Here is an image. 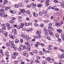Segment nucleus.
<instances>
[{"label": "nucleus", "instance_id": "f257e3e1", "mask_svg": "<svg viewBox=\"0 0 64 64\" xmlns=\"http://www.w3.org/2000/svg\"><path fill=\"white\" fill-rule=\"evenodd\" d=\"M53 30H54L52 28H48V30H47L48 33H45V35H48L49 34H50V35H53V33L52 32V31H53Z\"/></svg>", "mask_w": 64, "mask_h": 64}, {"label": "nucleus", "instance_id": "f03ea898", "mask_svg": "<svg viewBox=\"0 0 64 64\" xmlns=\"http://www.w3.org/2000/svg\"><path fill=\"white\" fill-rule=\"evenodd\" d=\"M26 51H24L23 52V55L26 57H28V54L26 53Z\"/></svg>", "mask_w": 64, "mask_h": 64}, {"label": "nucleus", "instance_id": "7ed1b4c3", "mask_svg": "<svg viewBox=\"0 0 64 64\" xmlns=\"http://www.w3.org/2000/svg\"><path fill=\"white\" fill-rule=\"evenodd\" d=\"M50 1L49 0H46V6H48V5H49V2Z\"/></svg>", "mask_w": 64, "mask_h": 64}, {"label": "nucleus", "instance_id": "20e7f679", "mask_svg": "<svg viewBox=\"0 0 64 64\" xmlns=\"http://www.w3.org/2000/svg\"><path fill=\"white\" fill-rule=\"evenodd\" d=\"M56 8V6H53L52 7V8L51 6H50V7H48V9H55Z\"/></svg>", "mask_w": 64, "mask_h": 64}, {"label": "nucleus", "instance_id": "39448f33", "mask_svg": "<svg viewBox=\"0 0 64 64\" xmlns=\"http://www.w3.org/2000/svg\"><path fill=\"white\" fill-rule=\"evenodd\" d=\"M12 32H13L14 33V34L15 35H16V34H17V32H16L17 31L16 30L13 29L12 30Z\"/></svg>", "mask_w": 64, "mask_h": 64}, {"label": "nucleus", "instance_id": "423d86ee", "mask_svg": "<svg viewBox=\"0 0 64 64\" xmlns=\"http://www.w3.org/2000/svg\"><path fill=\"white\" fill-rule=\"evenodd\" d=\"M27 48H26V50L28 51H30V48H31V46H27Z\"/></svg>", "mask_w": 64, "mask_h": 64}, {"label": "nucleus", "instance_id": "0eeeda50", "mask_svg": "<svg viewBox=\"0 0 64 64\" xmlns=\"http://www.w3.org/2000/svg\"><path fill=\"white\" fill-rule=\"evenodd\" d=\"M20 11H21L23 13H25V10L24 9H22L20 8Z\"/></svg>", "mask_w": 64, "mask_h": 64}, {"label": "nucleus", "instance_id": "6e6552de", "mask_svg": "<svg viewBox=\"0 0 64 64\" xmlns=\"http://www.w3.org/2000/svg\"><path fill=\"white\" fill-rule=\"evenodd\" d=\"M20 49L21 50H23L24 49V48H23V46H22V44H21V45L20 47Z\"/></svg>", "mask_w": 64, "mask_h": 64}, {"label": "nucleus", "instance_id": "1a4fd4ad", "mask_svg": "<svg viewBox=\"0 0 64 64\" xmlns=\"http://www.w3.org/2000/svg\"><path fill=\"white\" fill-rule=\"evenodd\" d=\"M26 31L28 32H29V31H31L32 32V31H33V29L32 28H29L28 29H27Z\"/></svg>", "mask_w": 64, "mask_h": 64}, {"label": "nucleus", "instance_id": "9d476101", "mask_svg": "<svg viewBox=\"0 0 64 64\" xmlns=\"http://www.w3.org/2000/svg\"><path fill=\"white\" fill-rule=\"evenodd\" d=\"M43 30L44 31L45 33H44L45 34V33H48V32H47V29L45 28H43Z\"/></svg>", "mask_w": 64, "mask_h": 64}, {"label": "nucleus", "instance_id": "9b49d317", "mask_svg": "<svg viewBox=\"0 0 64 64\" xmlns=\"http://www.w3.org/2000/svg\"><path fill=\"white\" fill-rule=\"evenodd\" d=\"M52 46L51 45H49L48 47V50H52V48H51Z\"/></svg>", "mask_w": 64, "mask_h": 64}, {"label": "nucleus", "instance_id": "f8f14e48", "mask_svg": "<svg viewBox=\"0 0 64 64\" xmlns=\"http://www.w3.org/2000/svg\"><path fill=\"white\" fill-rule=\"evenodd\" d=\"M25 38H26V40H27L28 41H29V37L26 36V37H25Z\"/></svg>", "mask_w": 64, "mask_h": 64}, {"label": "nucleus", "instance_id": "ddd939ff", "mask_svg": "<svg viewBox=\"0 0 64 64\" xmlns=\"http://www.w3.org/2000/svg\"><path fill=\"white\" fill-rule=\"evenodd\" d=\"M55 25L56 26L60 27V24L59 23H56L55 24Z\"/></svg>", "mask_w": 64, "mask_h": 64}, {"label": "nucleus", "instance_id": "4468645a", "mask_svg": "<svg viewBox=\"0 0 64 64\" xmlns=\"http://www.w3.org/2000/svg\"><path fill=\"white\" fill-rule=\"evenodd\" d=\"M57 31L58 32V33H61L62 32V30L61 29H58L57 30Z\"/></svg>", "mask_w": 64, "mask_h": 64}, {"label": "nucleus", "instance_id": "2eb2a0df", "mask_svg": "<svg viewBox=\"0 0 64 64\" xmlns=\"http://www.w3.org/2000/svg\"><path fill=\"white\" fill-rule=\"evenodd\" d=\"M9 43L10 45L11 44H14V42L13 41H11L10 40L9 41Z\"/></svg>", "mask_w": 64, "mask_h": 64}, {"label": "nucleus", "instance_id": "dca6fc26", "mask_svg": "<svg viewBox=\"0 0 64 64\" xmlns=\"http://www.w3.org/2000/svg\"><path fill=\"white\" fill-rule=\"evenodd\" d=\"M3 33L4 35H7V32H6L5 31H4V32H3Z\"/></svg>", "mask_w": 64, "mask_h": 64}, {"label": "nucleus", "instance_id": "f3484780", "mask_svg": "<svg viewBox=\"0 0 64 64\" xmlns=\"http://www.w3.org/2000/svg\"><path fill=\"white\" fill-rule=\"evenodd\" d=\"M54 60L53 59H50V61H49V62H50V63H53V62H54Z\"/></svg>", "mask_w": 64, "mask_h": 64}, {"label": "nucleus", "instance_id": "a211bd4d", "mask_svg": "<svg viewBox=\"0 0 64 64\" xmlns=\"http://www.w3.org/2000/svg\"><path fill=\"white\" fill-rule=\"evenodd\" d=\"M42 64H45L47 63V61L46 60H44L42 61Z\"/></svg>", "mask_w": 64, "mask_h": 64}, {"label": "nucleus", "instance_id": "6ab92c4d", "mask_svg": "<svg viewBox=\"0 0 64 64\" xmlns=\"http://www.w3.org/2000/svg\"><path fill=\"white\" fill-rule=\"evenodd\" d=\"M58 18L57 17H55L54 18V20L55 22H56L57 21H58Z\"/></svg>", "mask_w": 64, "mask_h": 64}, {"label": "nucleus", "instance_id": "aec40b11", "mask_svg": "<svg viewBox=\"0 0 64 64\" xmlns=\"http://www.w3.org/2000/svg\"><path fill=\"white\" fill-rule=\"evenodd\" d=\"M50 60V58L49 57L47 58H46V61H48L49 62Z\"/></svg>", "mask_w": 64, "mask_h": 64}, {"label": "nucleus", "instance_id": "412c9836", "mask_svg": "<svg viewBox=\"0 0 64 64\" xmlns=\"http://www.w3.org/2000/svg\"><path fill=\"white\" fill-rule=\"evenodd\" d=\"M26 36V35H25V34H22L21 35V37H22L23 38H25Z\"/></svg>", "mask_w": 64, "mask_h": 64}, {"label": "nucleus", "instance_id": "4be33fe9", "mask_svg": "<svg viewBox=\"0 0 64 64\" xmlns=\"http://www.w3.org/2000/svg\"><path fill=\"white\" fill-rule=\"evenodd\" d=\"M42 5L41 4H39L38 5V7H39V8H41V7H42Z\"/></svg>", "mask_w": 64, "mask_h": 64}, {"label": "nucleus", "instance_id": "5701e85b", "mask_svg": "<svg viewBox=\"0 0 64 64\" xmlns=\"http://www.w3.org/2000/svg\"><path fill=\"white\" fill-rule=\"evenodd\" d=\"M56 35V37L57 38H59V35H58V34L57 33H56L55 34Z\"/></svg>", "mask_w": 64, "mask_h": 64}, {"label": "nucleus", "instance_id": "b1692460", "mask_svg": "<svg viewBox=\"0 0 64 64\" xmlns=\"http://www.w3.org/2000/svg\"><path fill=\"white\" fill-rule=\"evenodd\" d=\"M32 5H33V7L34 8H35L36 7V4H32Z\"/></svg>", "mask_w": 64, "mask_h": 64}, {"label": "nucleus", "instance_id": "393cba45", "mask_svg": "<svg viewBox=\"0 0 64 64\" xmlns=\"http://www.w3.org/2000/svg\"><path fill=\"white\" fill-rule=\"evenodd\" d=\"M0 10L1 12H5V10L4 9H0Z\"/></svg>", "mask_w": 64, "mask_h": 64}, {"label": "nucleus", "instance_id": "a878e982", "mask_svg": "<svg viewBox=\"0 0 64 64\" xmlns=\"http://www.w3.org/2000/svg\"><path fill=\"white\" fill-rule=\"evenodd\" d=\"M42 12L44 14H47V12L45 10H43Z\"/></svg>", "mask_w": 64, "mask_h": 64}, {"label": "nucleus", "instance_id": "bb28decb", "mask_svg": "<svg viewBox=\"0 0 64 64\" xmlns=\"http://www.w3.org/2000/svg\"><path fill=\"white\" fill-rule=\"evenodd\" d=\"M22 6V4L21 3H19L18 4V7H21Z\"/></svg>", "mask_w": 64, "mask_h": 64}, {"label": "nucleus", "instance_id": "cd10ccee", "mask_svg": "<svg viewBox=\"0 0 64 64\" xmlns=\"http://www.w3.org/2000/svg\"><path fill=\"white\" fill-rule=\"evenodd\" d=\"M36 33L38 35H40L41 34V32L40 31H38L36 32Z\"/></svg>", "mask_w": 64, "mask_h": 64}, {"label": "nucleus", "instance_id": "c85d7f7f", "mask_svg": "<svg viewBox=\"0 0 64 64\" xmlns=\"http://www.w3.org/2000/svg\"><path fill=\"white\" fill-rule=\"evenodd\" d=\"M9 22L11 24H13V23H14V22L12 20H10L9 21Z\"/></svg>", "mask_w": 64, "mask_h": 64}, {"label": "nucleus", "instance_id": "c756f323", "mask_svg": "<svg viewBox=\"0 0 64 64\" xmlns=\"http://www.w3.org/2000/svg\"><path fill=\"white\" fill-rule=\"evenodd\" d=\"M13 54L14 55H15V56H16V55H18V52H15Z\"/></svg>", "mask_w": 64, "mask_h": 64}, {"label": "nucleus", "instance_id": "7c9ffc66", "mask_svg": "<svg viewBox=\"0 0 64 64\" xmlns=\"http://www.w3.org/2000/svg\"><path fill=\"white\" fill-rule=\"evenodd\" d=\"M25 45H27V46H30L29 45V44L28 43V42H26L25 43Z\"/></svg>", "mask_w": 64, "mask_h": 64}, {"label": "nucleus", "instance_id": "2f4dec72", "mask_svg": "<svg viewBox=\"0 0 64 64\" xmlns=\"http://www.w3.org/2000/svg\"><path fill=\"white\" fill-rule=\"evenodd\" d=\"M4 5H5L6 4H7V1L6 0H5L4 1Z\"/></svg>", "mask_w": 64, "mask_h": 64}, {"label": "nucleus", "instance_id": "473e14b6", "mask_svg": "<svg viewBox=\"0 0 64 64\" xmlns=\"http://www.w3.org/2000/svg\"><path fill=\"white\" fill-rule=\"evenodd\" d=\"M33 52L35 54H36L38 52V51L37 50H34L33 51Z\"/></svg>", "mask_w": 64, "mask_h": 64}, {"label": "nucleus", "instance_id": "72a5a7b5", "mask_svg": "<svg viewBox=\"0 0 64 64\" xmlns=\"http://www.w3.org/2000/svg\"><path fill=\"white\" fill-rule=\"evenodd\" d=\"M14 7L15 8H18L19 7V6H18V4H16L14 5Z\"/></svg>", "mask_w": 64, "mask_h": 64}, {"label": "nucleus", "instance_id": "f704fd0d", "mask_svg": "<svg viewBox=\"0 0 64 64\" xmlns=\"http://www.w3.org/2000/svg\"><path fill=\"white\" fill-rule=\"evenodd\" d=\"M10 12L12 14H14L15 13V11L14 10L12 11V10H11L10 11Z\"/></svg>", "mask_w": 64, "mask_h": 64}, {"label": "nucleus", "instance_id": "c9c22d12", "mask_svg": "<svg viewBox=\"0 0 64 64\" xmlns=\"http://www.w3.org/2000/svg\"><path fill=\"white\" fill-rule=\"evenodd\" d=\"M41 38V36L40 35L37 36V39H40Z\"/></svg>", "mask_w": 64, "mask_h": 64}, {"label": "nucleus", "instance_id": "e433bc0d", "mask_svg": "<svg viewBox=\"0 0 64 64\" xmlns=\"http://www.w3.org/2000/svg\"><path fill=\"white\" fill-rule=\"evenodd\" d=\"M46 39H48V40H51V38L49 37V36H47L46 37Z\"/></svg>", "mask_w": 64, "mask_h": 64}, {"label": "nucleus", "instance_id": "4c0bfd02", "mask_svg": "<svg viewBox=\"0 0 64 64\" xmlns=\"http://www.w3.org/2000/svg\"><path fill=\"white\" fill-rule=\"evenodd\" d=\"M35 62L36 63H40V61L37 60H35Z\"/></svg>", "mask_w": 64, "mask_h": 64}, {"label": "nucleus", "instance_id": "58836bf2", "mask_svg": "<svg viewBox=\"0 0 64 64\" xmlns=\"http://www.w3.org/2000/svg\"><path fill=\"white\" fill-rule=\"evenodd\" d=\"M26 14H30V12L29 11H28L26 12Z\"/></svg>", "mask_w": 64, "mask_h": 64}, {"label": "nucleus", "instance_id": "ea45409f", "mask_svg": "<svg viewBox=\"0 0 64 64\" xmlns=\"http://www.w3.org/2000/svg\"><path fill=\"white\" fill-rule=\"evenodd\" d=\"M15 46L14 45V44H10V47L12 48H13V47H14Z\"/></svg>", "mask_w": 64, "mask_h": 64}, {"label": "nucleus", "instance_id": "a19ab883", "mask_svg": "<svg viewBox=\"0 0 64 64\" xmlns=\"http://www.w3.org/2000/svg\"><path fill=\"white\" fill-rule=\"evenodd\" d=\"M15 42L16 43H18L19 42V40L17 39H16L15 40Z\"/></svg>", "mask_w": 64, "mask_h": 64}, {"label": "nucleus", "instance_id": "79ce46f5", "mask_svg": "<svg viewBox=\"0 0 64 64\" xmlns=\"http://www.w3.org/2000/svg\"><path fill=\"white\" fill-rule=\"evenodd\" d=\"M14 64H18V62L17 61V60L14 61Z\"/></svg>", "mask_w": 64, "mask_h": 64}, {"label": "nucleus", "instance_id": "37998d69", "mask_svg": "<svg viewBox=\"0 0 64 64\" xmlns=\"http://www.w3.org/2000/svg\"><path fill=\"white\" fill-rule=\"evenodd\" d=\"M5 63V61L4 60H2L1 61L0 63L1 64H4V63Z\"/></svg>", "mask_w": 64, "mask_h": 64}, {"label": "nucleus", "instance_id": "c03bdc74", "mask_svg": "<svg viewBox=\"0 0 64 64\" xmlns=\"http://www.w3.org/2000/svg\"><path fill=\"white\" fill-rule=\"evenodd\" d=\"M0 54H3V52H3V50H0Z\"/></svg>", "mask_w": 64, "mask_h": 64}, {"label": "nucleus", "instance_id": "a18cd8bd", "mask_svg": "<svg viewBox=\"0 0 64 64\" xmlns=\"http://www.w3.org/2000/svg\"><path fill=\"white\" fill-rule=\"evenodd\" d=\"M2 29L3 30H6V27L4 26L2 28Z\"/></svg>", "mask_w": 64, "mask_h": 64}, {"label": "nucleus", "instance_id": "49530a36", "mask_svg": "<svg viewBox=\"0 0 64 64\" xmlns=\"http://www.w3.org/2000/svg\"><path fill=\"white\" fill-rule=\"evenodd\" d=\"M39 14L41 16L42 15H43V13L41 12H40L39 13Z\"/></svg>", "mask_w": 64, "mask_h": 64}, {"label": "nucleus", "instance_id": "de8ad7c7", "mask_svg": "<svg viewBox=\"0 0 64 64\" xmlns=\"http://www.w3.org/2000/svg\"><path fill=\"white\" fill-rule=\"evenodd\" d=\"M54 2H55V3H58L59 2L56 0H54Z\"/></svg>", "mask_w": 64, "mask_h": 64}, {"label": "nucleus", "instance_id": "09e8293b", "mask_svg": "<svg viewBox=\"0 0 64 64\" xmlns=\"http://www.w3.org/2000/svg\"><path fill=\"white\" fill-rule=\"evenodd\" d=\"M13 48H14V50H17V48L15 47V46H14Z\"/></svg>", "mask_w": 64, "mask_h": 64}, {"label": "nucleus", "instance_id": "8fccbe9b", "mask_svg": "<svg viewBox=\"0 0 64 64\" xmlns=\"http://www.w3.org/2000/svg\"><path fill=\"white\" fill-rule=\"evenodd\" d=\"M40 26L41 27H43L44 26L43 24H40Z\"/></svg>", "mask_w": 64, "mask_h": 64}, {"label": "nucleus", "instance_id": "3c124183", "mask_svg": "<svg viewBox=\"0 0 64 64\" xmlns=\"http://www.w3.org/2000/svg\"><path fill=\"white\" fill-rule=\"evenodd\" d=\"M5 9L6 11H8L9 9V8L8 7H6L5 8Z\"/></svg>", "mask_w": 64, "mask_h": 64}, {"label": "nucleus", "instance_id": "603ef678", "mask_svg": "<svg viewBox=\"0 0 64 64\" xmlns=\"http://www.w3.org/2000/svg\"><path fill=\"white\" fill-rule=\"evenodd\" d=\"M25 25H26V26H29V23H26L25 24Z\"/></svg>", "mask_w": 64, "mask_h": 64}, {"label": "nucleus", "instance_id": "864d4df0", "mask_svg": "<svg viewBox=\"0 0 64 64\" xmlns=\"http://www.w3.org/2000/svg\"><path fill=\"white\" fill-rule=\"evenodd\" d=\"M6 26H8H8H10V24H9L8 23H6Z\"/></svg>", "mask_w": 64, "mask_h": 64}, {"label": "nucleus", "instance_id": "5fc2aeb1", "mask_svg": "<svg viewBox=\"0 0 64 64\" xmlns=\"http://www.w3.org/2000/svg\"><path fill=\"white\" fill-rule=\"evenodd\" d=\"M11 19L12 20H15L16 19V18H15L12 17V18Z\"/></svg>", "mask_w": 64, "mask_h": 64}, {"label": "nucleus", "instance_id": "6e6d98bb", "mask_svg": "<svg viewBox=\"0 0 64 64\" xmlns=\"http://www.w3.org/2000/svg\"><path fill=\"white\" fill-rule=\"evenodd\" d=\"M3 32V30H2V28L0 29V32L1 33H2Z\"/></svg>", "mask_w": 64, "mask_h": 64}, {"label": "nucleus", "instance_id": "4d7b16f0", "mask_svg": "<svg viewBox=\"0 0 64 64\" xmlns=\"http://www.w3.org/2000/svg\"><path fill=\"white\" fill-rule=\"evenodd\" d=\"M23 40L22 38H21L20 40V42L21 43H23Z\"/></svg>", "mask_w": 64, "mask_h": 64}, {"label": "nucleus", "instance_id": "13d9d810", "mask_svg": "<svg viewBox=\"0 0 64 64\" xmlns=\"http://www.w3.org/2000/svg\"><path fill=\"white\" fill-rule=\"evenodd\" d=\"M12 36L11 34H10L9 35V37L10 38H12Z\"/></svg>", "mask_w": 64, "mask_h": 64}, {"label": "nucleus", "instance_id": "bf43d9fd", "mask_svg": "<svg viewBox=\"0 0 64 64\" xmlns=\"http://www.w3.org/2000/svg\"><path fill=\"white\" fill-rule=\"evenodd\" d=\"M6 45L7 46H8V47H9L10 46V45L8 43H6Z\"/></svg>", "mask_w": 64, "mask_h": 64}, {"label": "nucleus", "instance_id": "052dcab7", "mask_svg": "<svg viewBox=\"0 0 64 64\" xmlns=\"http://www.w3.org/2000/svg\"><path fill=\"white\" fill-rule=\"evenodd\" d=\"M59 9L58 8H55V11H59Z\"/></svg>", "mask_w": 64, "mask_h": 64}, {"label": "nucleus", "instance_id": "680f3d73", "mask_svg": "<svg viewBox=\"0 0 64 64\" xmlns=\"http://www.w3.org/2000/svg\"><path fill=\"white\" fill-rule=\"evenodd\" d=\"M6 56L7 57H9V55L7 53L6 54Z\"/></svg>", "mask_w": 64, "mask_h": 64}, {"label": "nucleus", "instance_id": "e2e57ef3", "mask_svg": "<svg viewBox=\"0 0 64 64\" xmlns=\"http://www.w3.org/2000/svg\"><path fill=\"white\" fill-rule=\"evenodd\" d=\"M23 13L22 14V15L23 16H26V13Z\"/></svg>", "mask_w": 64, "mask_h": 64}, {"label": "nucleus", "instance_id": "0e129e2a", "mask_svg": "<svg viewBox=\"0 0 64 64\" xmlns=\"http://www.w3.org/2000/svg\"><path fill=\"white\" fill-rule=\"evenodd\" d=\"M12 38V39H15V36L14 35H13Z\"/></svg>", "mask_w": 64, "mask_h": 64}, {"label": "nucleus", "instance_id": "69168bd1", "mask_svg": "<svg viewBox=\"0 0 64 64\" xmlns=\"http://www.w3.org/2000/svg\"><path fill=\"white\" fill-rule=\"evenodd\" d=\"M61 6L62 7L64 8V4H62L61 5Z\"/></svg>", "mask_w": 64, "mask_h": 64}, {"label": "nucleus", "instance_id": "338daca9", "mask_svg": "<svg viewBox=\"0 0 64 64\" xmlns=\"http://www.w3.org/2000/svg\"><path fill=\"white\" fill-rule=\"evenodd\" d=\"M20 25L23 27L24 26V24L23 23H21L20 24Z\"/></svg>", "mask_w": 64, "mask_h": 64}, {"label": "nucleus", "instance_id": "774afa93", "mask_svg": "<svg viewBox=\"0 0 64 64\" xmlns=\"http://www.w3.org/2000/svg\"><path fill=\"white\" fill-rule=\"evenodd\" d=\"M62 58H63L64 57V54H62L61 56Z\"/></svg>", "mask_w": 64, "mask_h": 64}]
</instances>
